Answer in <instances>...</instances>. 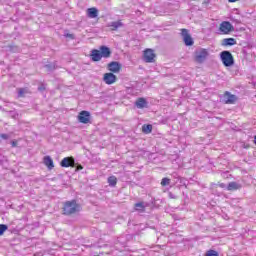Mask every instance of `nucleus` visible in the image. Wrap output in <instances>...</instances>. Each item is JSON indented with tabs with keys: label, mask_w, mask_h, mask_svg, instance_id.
<instances>
[{
	"label": "nucleus",
	"mask_w": 256,
	"mask_h": 256,
	"mask_svg": "<svg viewBox=\"0 0 256 256\" xmlns=\"http://www.w3.org/2000/svg\"><path fill=\"white\" fill-rule=\"evenodd\" d=\"M81 211V205L77 204V200L66 201L63 204V215H75Z\"/></svg>",
	"instance_id": "nucleus-1"
},
{
	"label": "nucleus",
	"mask_w": 256,
	"mask_h": 256,
	"mask_svg": "<svg viewBox=\"0 0 256 256\" xmlns=\"http://www.w3.org/2000/svg\"><path fill=\"white\" fill-rule=\"evenodd\" d=\"M221 61L224 67H233L235 65V59L233 58V54L229 51H222L220 53Z\"/></svg>",
	"instance_id": "nucleus-2"
},
{
	"label": "nucleus",
	"mask_w": 256,
	"mask_h": 256,
	"mask_svg": "<svg viewBox=\"0 0 256 256\" xmlns=\"http://www.w3.org/2000/svg\"><path fill=\"white\" fill-rule=\"evenodd\" d=\"M220 35H230L235 31V27L229 21H222L219 26Z\"/></svg>",
	"instance_id": "nucleus-3"
},
{
	"label": "nucleus",
	"mask_w": 256,
	"mask_h": 256,
	"mask_svg": "<svg viewBox=\"0 0 256 256\" xmlns=\"http://www.w3.org/2000/svg\"><path fill=\"white\" fill-rule=\"evenodd\" d=\"M207 57H209V51L205 48H201L194 54V61L196 63H203L207 60Z\"/></svg>",
	"instance_id": "nucleus-4"
},
{
	"label": "nucleus",
	"mask_w": 256,
	"mask_h": 256,
	"mask_svg": "<svg viewBox=\"0 0 256 256\" xmlns=\"http://www.w3.org/2000/svg\"><path fill=\"white\" fill-rule=\"evenodd\" d=\"M157 59V54H155V50L151 48H146L143 51V60L145 63H155Z\"/></svg>",
	"instance_id": "nucleus-5"
},
{
	"label": "nucleus",
	"mask_w": 256,
	"mask_h": 256,
	"mask_svg": "<svg viewBox=\"0 0 256 256\" xmlns=\"http://www.w3.org/2000/svg\"><path fill=\"white\" fill-rule=\"evenodd\" d=\"M78 121L79 123H83L84 125L91 123V112L87 110H82L81 112H79Z\"/></svg>",
	"instance_id": "nucleus-6"
},
{
	"label": "nucleus",
	"mask_w": 256,
	"mask_h": 256,
	"mask_svg": "<svg viewBox=\"0 0 256 256\" xmlns=\"http://www.w3.org/2000/svg\"><path fill=\"white\" fill-rule=\"evenodd\" d=\"M121 69H123V65H121V63L117 62V61H112L110 63L107 64V70L110 73H121Z\"/></svg>",
	"instance_id": "nucleus-7"
},
{
	"label": "nucleus",
	"mask_w": 256,
	"mask_h": 256,
	"mask_svg": "<svg viewBox=\"0 0 256 256\" xmlns=\"http://www.w3.org/2000/svg\"><path fill=\"white\" fill-rule=\"evenodd\" d=\"M181 35L183 37V41L187 47H191L194 43L193 38L191 37V34H189V30L183 28L181 29Z\"/></svg>",
	"instance_id": "nucleus-8"
},
{
	"label": "nucleus",
	"mask_w": 256,
	"mask_h": 256,
	"mask_svg": "<svg viewBox=\"0 0 256 256\" xmlns=\"http://www.w3.org/2000/svg\"><path fill=\"white\" fill-rule=\"evenodd\" d=\"M103 81L106 85H114V83H117V76L112 72L104 73Z\"/></svg>",
	"instance_id": "nucleus-9"
},
{
	"label": "nucleus",
	"mask_w": 256,
	"mask_h": 256,
	"mask_svg": "<svg viewBox=\"0 0 256 256\" xmlns=\"http://www.w3.org/2000/svg\"><path fill=\"white\" fill-rule=\"evenodd\" d=\"M60 167H75V158L73 156L63 158L60 162Z\"/></svg>",
	"instance_id": "nucleus-10"
},
{
	"label": "nucleus",
	"mask_w": 256,
	"mask_h": 256,
	"mask_svg": "<svg viewBox=\"0 0 256 256\" xmlns=\"http://www.w3.org/2000/svg\"><path fill=\"white\" fill-rule=\"evenodd\" d=\"M224 99L226 105H234L237 102V96L231 94L230 92L226 91L224 93Z\"/></svg>",
	"instance_id": "nucleus-11"
},
{
	"label": "nucleus",
	"mask_w": 256,
	"mask_h": 256,
	"mask_svg": "<svg viewBox=\"0 0 256 256\" xmlns=\"http://www.w3.org/2000/svg\"><path fill=\"white\" fill-rule=\"evenodd\" d=\"M90 59L94 63H97L103 59V56H101V51L97 49L91 50Z\"/></svg>",
	"instance_id": "nucleus-12"
},
{
	"label": "nucleus",
	"mask_w": 256,
	"mask_h": 256,
	"mask_svg": "<svg viewBox=\"0 0 256 256\" xmlns=\"http://www.w3.org/2000/svg\"><path fill=\"white\" fill-rule=\"evenodd\" d=\"M99 50H100L102 59H109V57H111V55H112L111 48H109L107 46H100Z\"/></svg>",
	"instance_id": "nucleus-13"
},
{
	"label": "nucleus",
	"mask_w": 256,
	"mask_h": 256,
	"mask_svg": "<svg viewBox=\"0 0 256 256\" xmlns=\"http://www.w3.org/2000/svg\"><path fill=\"white\" fill-rule=\"evenodd\" d=\"M86 13H87V17H89V19H95V18L99 17V10L95 7L88 8Z\"/></svg>",
	"instance_id": "nucleus-14"
},
{
	"label": "nucleus",
	"mask_w": 256,
	"mask_h": 256,
	"mask_svg": "<svg viewBox=\"0 0 256 256\" xmlns=\"http://www.w3.org/2000/svg\"><path fill=\"white\" fill-rule=\"evenodd\" d=\"M222 45L224 47H233V45H237V40L235 38H225L222 40Z\"/></svg>",
	"instance_id": "nucleus-15"
},
{
	"label": "nucleus",
	"mask_w": 256,
	"mask_h": 256,
	"mask_svg": "<svg viewBox=\"0 0 256 256\" xmlns=\"http://www.w3.org/2000/svg\"><path fill=\"white\" fill-rule=\"evenodd\" d=\"M135 105L138 109H145L147 108V100L143 97L138 98L135 102Z\"/></svg>",
	"instance_id": "nucleus-16"
},
{
	"label": "nucleus",
	"mask_w": 256,
	"mask_h": 256,
	"mask_svg": "<svg viewBox=\"0 0 256 256\" xmlns=\"http://www.w3.org/2000/svg\"><path fill=\"white\" fill-rule=\"evenodd\" d=\"M43 163L50 170L55 167V164L53 163V159L51 158V156H45L43 158Z\"/></svg>",
	"instance_id": "nucleus-17"
},
{
	"label": "nucleus",
	"mask_w": 256,
	"mask_h": 256,
	"mask_svg": "<svg viewBox=\"0 0 256 256\" xmlns=\"http://www.w3.org/2000/svg\"><path fill=\"white\" fill-rule=\"evenodd\" d=\"M238 189H241V184L237 182H230L227 186V191H238Z\"/></svg>",
	"instance_id": "nucleus-18"
},
{
	"label": "nucleus",
	"mask_w": 256,
	"mask_h": 256,
	"mask_svg": "<svg viewBox=\"0 0 256 256\" xmlns=\"http://www.w3.org/2000/svg\"><path fill=\"white\" fill-rule=\"evenodd\" d=\"M111 31H117V29L123 27V22H121V20L115 21L110 23L109 25Z\"/></svg>",
	"instance_id": "nucleus-19"
},
{
	"label": "nucleus",
	"mask_w": 256,
	"mask_h": 256,
	"mask_svg": "<svg viewBox=\"0 0 256 256\" xmlns=\"http://www.w3.org/2000/svg\"><path fill=\"white\" fill-rule=\"evenodd\" d=\"M152 131H153V125L144 124L142 126V133H144L145 135H149V133H152Z\"/></svg>",
	"instance_id": "nucleus-20"
},
{
	"label": "nucleus",
	"mask_w": 256,
	"mask_h": 256,
	"mask_svg": "<svg viewBox=\"0 0 256 256\" xmlns=\"http://www.w3.org/2000/svg\"><path fill=\"white\" fill-rule=\"evenodd\" d=\"M135 211H140L141 213H145V204L143 202H138L134 205Z\"/></svg>",
	"instance_id": "nucleus-21"
},
{
	"label": "nucleus",
	"mask_w": 256,
	"mask_h": 256,
	"mask_svg": "<svg viewBox=\"0 0 256 256\" xmlns=\"http://www.w3.org/2000/svg\"><path fill=\"white\" fill-rule=\"evenodd\" d=\"M108 185L110 187H116V185H117V177H115V176L108 177Z\"/></svg>",
	"instance_id": "nucleus-22"
},
{
	"label": "nucleus",
	"mask_w": 256,
	"mask_h": 256,
	"mask_svg": "<svg viewBox=\"0 0 256 256\" xmlns=\"http://www.w3.org/2000/svg\"><path fill=\"white\" fill-rule=\"evenodd\" d=\"M25 93H29V90H27V88H18V97L19 98L25 97Z\"/></svg>",
	"instance_id": "nucleus-23"
},
{
	"label": "nucleus",
	"mask_w": 256,
	"mask_h": 256,
	"mask_svg": "<svg viewBox=\"0 0 256 256\" xmlns=\"http://www.w3.org/2000/svg\"><path fill=\"white\" fill-rule=\"evenodd\" d=\"M171 184V179L169 178H162L161 180V186L162 187H167V185H170Z\"/></svg>",
	"instance_id": "nucleus-24"
},
{
	"label": "nucleus",
	"mask_w": 256,
	"mask_h": 256,
	"mask_svg": "<svg viewBox=\"0 0 256 256\" xmlns=\"http://www.w3.org/2000/svg\"><path fill=\"white\" fill-rule=\"evenodd\" d=\"M206 256H219V253H217L215 250H208L206 252Z\"/></svg>",
	"instance_id": "nucleus-25"
},
{
	"label": "nucleus",
	"mask_w": 256,
	"mask_h": 256,
	"mask_svg": "<svg viewBox=\"0 0 256 256\" xmlns=\"http://www.w3.org/2000/svg\"><path fill=\"white\" fill-rule=\"evenodd\" d=\"M5 231H7V225L1 224V233L3 234Z\"/></svg>",
	"instance_id": "nucleus-26"
},
{
	"label": "nucleus",
	"mask_w": 256,
	"mask_h": 256,
	"mask_svg": "<svg viewBox=\"0 0 256 256\" xmlns=\"http://www.w3.org/2000/svg\"><path fill=\"white\" fill-rule=\"evenodd\" d=\"M76 171H83V166L81 164L77 165Z\"/></svg>",
	"instance_id": "nucleus-27"
},
{
	"label": "nucleus",
	"mask_w": 256,
	"mask_h": 256,
	"mask_svg": "<svg viewBox=\"0 0 256 256\" xmlns=\"http://www.w3.org/2000/svg\"><path fill=\"white\" fill-rule=\"evenodd\" d=\"M11 145H12V147H17V145H18L17 140H13V141L11 142Z\"/></svg>",
	"instance_id": "nucleus-28"
},
{
	"label": "nucleus",
	"mask_w": 256,
	"mask_h": 256,
	"mask_svg": "<svg viewBox=\"0 0 256 256\" xmlns=\"http://www.w3.org/2000/svg\"><path fill=\"white\" fill-rule=\"evenodd\" d=\"M218 186H219L221 189H225V183H219Z\"/></svg>",
	"instance_id": "nucleus-29"
},
{
	"label": "nucleus",
	"mask_w": 256,
	"mask_h": 256,
	"mask_svg": "<svg viewBox=\"0 0 256 256\" xmlns=\"http://www.w3.org/2000/svg\"><path fill=\"white\" fill-rule=\"evenodd\" d=\"M1 137H2V139H7V135H5V134H2Z\"/></svg>",
	"instance_id": "nucleus-30"
},
{
	"label": "nucleus",
	"mask_w": 256,
	"mask_h": 256,
	"mask_svg": "<svg viewBox=\"0 0 256 256\" xmlns=\"http://www.w3.org/2000/svg\"><path fill=\"white\" fill-rule=\"evenodd\" d=\"M229 3H236L237 0H228Z\"/></svg>",
	"instance_id": "nucleus-31"
},
{
	"label": "nucleus",
	"mask_w": 256,
	"mask_h": 256,
	"mask_svg": "<svg viewBox=\"0 0 256 256\" xmlns=\"http://www.w3.org/2000/svg\"><path fill=\"white\" fill-rule=\"evenodd\" d=\"M254 144L256 145V135L254 136Z\"/></svg>",
	"instance_id": "nucleus-32"
},
{
	"label": "nucleus",
	"mask_w": 256,
	"mask_h": 256,
	"mask_svg": "<svg viewBox=\"0 0 256 256\" xmlns=\"http://www.w3.org/2000/svg\"><path fill=\"white\" fill-rule=\"evenodd\" d=\"M67 37H73V35L70 34V35H67Z\"/></svg>",
	"instance_id": "nucleus-33"
},
{
	"label": "nucleus",
	"mask_w": 256,
	"mask_h": 256,
	"mask_svg": "<svg viewBox=\"0 0 256 256\" xmlns=\"http://www.w3.org/2000/svg\"><path fill=\"white\" fill-rule=\"evenodd\" d=\"M0 235H1V224H0Z\"/></svg>",
	"instance_id": "nucleus-34"
}]
</instances>
